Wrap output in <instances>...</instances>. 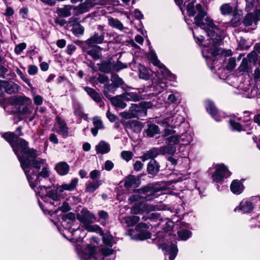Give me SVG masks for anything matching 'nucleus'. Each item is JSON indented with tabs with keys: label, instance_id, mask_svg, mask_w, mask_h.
I'll list each match as a JSON object with an SVG mask.
<instances>
[{
	"label": "nucleus",
	"instance_id": "obj_28",
	"mask_svg": "<svg viewBox=\"0 0 260 260\" xmlns=\"http://www.w3.org/2000/svg\"><path fill=\"white\" fill-rule=\"evenodd\" d=\"M4 84V89L9 94L14 93L19 91V86L13 82L5 81Z\"/></svg>",
	"mask_w": 260,
	"mask_h": 260
},
{
	"label": "nucleus",
	"instance_id": "obj_63",
	"mask_svg": "<svg viewBox=\"0 0 260 260\" xmlns=\"http://www.w3.org/2000/svg\"><path fill=\"white\" fill-rule=\"evenodd\" d=\"M132 153L128 151H123L121 153V156L125 160L128 161L132 158Z\"/></svg>",
	"mask_w": 260,
	"mask_h": 260
},
{
	"label": "nucleus",
	"instance_id": "obj_3",
	"mask_svg": "<svg viewBox=\"0 0 260 260\" xmlns=\"http://www.w3.org/2000/svg\"><path fill=\"white\" fill-rule=\"evenodd\" d=\"M148 57L151 59L154 66H157L159 68V71L156 72V74L158 81L154 87L156 91L160 93L167 87L166 83L164 81V79H168L171 80L173 79V76L170 71L165 68L164 65L158 60L155 54L151 53L149 54Z\"/></svg>",
	"mask_w": 260,
	"mask_h": 260
},
{
	"label": "nucleus",
	"instance_id": "obj_55",
	"mask_svg": "<svg viewBox=\"0 0 260 260\" xmlns=\"http://www.w3.org/2000/svg\"><path fill=\"white\" fill-rule=\"evenodd\" d=\"M239 69L240 72H248L249 71L250 68L247 59L243 58L242 59Z\"/></svg>",
	"mask_w": 260,
	"mask_h": 260
},
{
	"label": "nucleus",
	"instance_id": "obj_54",
	"mask_svg": "<svg viewBox=\"0 0 260 260\" xmlns=\"http://www.w3.org/2000/svg\"><path fill=\"white\" fill-rule=\"evenodd\" d=\"M178 251V250L176 244L174 243L171 244L169 252V258L170 260H173L175 258L177 254Z\"/></svg>",
	"mask_w": 260,
	"mask_h": 260
},
{
	"label": "nucleus",
	"instance_id": "obj_6",
	"mask_svg": "<svg viewBox=\"0 0 260 260\" xmlns=\"http://www.w3.org/2000/svg\"><path fill=\"white\" fill-rule=\"evenodd\" d=\"M135 192L145 196H141L139 194H135L131 196L128 198V201L131 203L140 200L141 198L144 199L147 201H150L157 196V191L151 185H147L141 188L135 190Z\"/></svg>",
	"mask_w": 260,
	"mask_h": 260
},
{
	"label": "nucleus",
	"instance_id": "obj_31",
	"mask_svg": "<svg viewBox=\"0 0 260 260\" xmlns=\"http://www.w3.org/2000/svg\"><path fill=\"white\" fill-rule=\"evenodd\" d=\"M102 48L98 46H95L90 49L86 51V53L91 56L93 59L96 60L101 58Z\"/></svg>",
	"mask_w": 260,
	"mask_h": 260
},
{
	"label": "nucleus",
	"instance_id": "obj_29",
	"mask_svg": "<svg viewBox=\"0 0 260 260\" xmlns=\"http://www.w3.org/2000/svg\"><path fill=\"white\" fill-rule=\"evenodd\" d=\"M154 210L153 206H151L147 204H135L134 206L132 208L133 213L138 214L141 212L145 211H152Z\"/></svg>",
	"mask_w": 260,
	"mask_h": 260
},
{
	"label": "nucleus",
	"instance_id": "obj_9",
	"mask_svg": "<svg viewBox=\"0 0 260 260\" xmlns=\"http://www.w3.org/2000/svg\"><path fill=\"white\" fill-rule=\"evenodd\" d=\"M252 203L248 201H242L240 204V209L244 213H249L252 211L254 206H256V204H258L260 208V197H255L252 199Z\"/></svg>",
	"mask_w": 260,
	"mask_h": 260
},
{
	"label": "nucleus",
	"instance_id": "obj_50",
	"mask_svg": "<svg viewBox=\"0 0 260 260\" xmlns=\"http://www.w3.org/2000/svg\"><path fill=\"white\" fill-rule=\"evenodd\" d=\"M124 220L127 226H131L140 220V217L138 216H127L124 218Z\"/></svg>",
	"mask_w": 260,
	"mask_h": 260
},
{
	"label": "nucleus",
	"instance_id": "obj_53",
	"mask_svg": "<svg viewBox=\"0 0 260 260\" xmlns=\"http://www.w3.org/2000/svg\"><path fill=\"white\" fill-rule=\"evenodd\" d=\"M179 238L181 240H186L191 236V232L186 230H183L177 232Z\"/></svg>",
	"mask_w": 260,
	"mask_h": 260
},
{
	"label": "nucleus",
	"instance_id": "obj_14",
	"mask_svg": "<svg viewBox=\"0 0 260 260\" xmlns=\"http://www.w3.org/2000/svg\"><path fill=\"white\" fill-rule=\"evenodd\" d=\"M104 32H102L101 34L95 32L85 41V43L89 46H94L95 44L102 43L104 42Z\"/></svg>",
	"mask_w": 260,
	"mask_h": 260
},
{
	"label": "nucleus",
	"instance_id": "obj_60",
	"mask_svg": "<svg viewBox=\"0 0 260 260\" xmlns=\"http://www.w3.org/2000/svg\"><path fill=\"white\" fill-rule=\"evenodd\" d=\"M236 64V61L235 58L231 57L229 59L228 63L226 66V68L228 70H232L235 67Z\"/></svg>",
	"mask_w": 260,
	"mask_h": 260
},
{
	"label": "nucleus",
	"instance_id": "obj_36",
	"mask_svg": "<svg viewBox=\"0 0 260 260\" xmlns=\"http://www.w3.org/2000/svg\"><path fill=\"white\" fill-rule=\"evenodd\" d=\"M243 121L245 122H250L243 126H242L240 123L236 122L233 120H231L230 121V123L233 130H236L238 132H240L241 131H246L247 129V127L250 126V124L252 123V122L250 121V120L249 119H245L243 120Z\"/></svg>",
	"mask_w": 260,
	"mask_h": 260
},
{
	"label": "nucleus",
	"instance_id": "obj_64",
	"mask_svg": "<svg viewBox=\"0 0 260 260\" xmlns=\"http://www.w3.org/2000/svg\"><path fill=\"white\" fill-rule=\"evenodd\" d=\"M127 66L120 61H117L116 63H113V70L118 71L121 69L126 68Z\"/></svg>",
	"mask_w": 260,
	"mask_h": 260
},
{
	"label": "nucleus",
	"instance_id": "obj_24",
	"mask_svg": "<svg viewBox=\"0 0 260 260\" xmlns=\"http://www.w3.org/2000/svg\"><path fill=\"white\" fill-rule=\"evenodd\" d=\"M111 104L116 108H119L120 109H124L127 105L124 102L125 101L122 98L121 94L116 95L114 97H111L109 99Z\"/></svg>",
	"mask_w": 260,
	"mask_h": 260
},
{
	"label": "nucleus",
	"instance_id": "obj_48",
	"mask_svg": "<svg viewBox=\"0 0 260 260\" xmlns=\"http://www.w3.org/2000/svg\"><path fill=\"white\" fill-rule=\"evenodd\" d=\"M60 193L59 191H57L56 188L55 190L50 191L47 196L42 197V198L45 202H46L48 199H52L53 201H57Z\"/></svg>",
	"mask_w": 260,
	"mask_h": 260
},
{
	"label": "nucleus",
	"instance_id": "obj_26",
	"mask_svg": "<svg viewBox=\"0 0 260 260\" xmlns=\"http://www.w3.org/2000/svg\"><path fill=\"white\" fill-rule=\"evenodd\" d=\"M93 127L91 129V132L94 136H96L99 129L104 127L103 121L101 118L98 116H95L92 118Z\"/></svg>",
	"mask_w": 260,
	"mask_h": 260
},
{
	"label": "nucleus",
	"instance_id": "obj_38",
	"mask_svg": "<svg viewBox=\"0 0 260 260\" xmlns=\"http://www.w3.org/2000/svg\"><path fill=\"white\" fill-rule=\"evenodd\" d=\"M84 90L95 102L97 103H100L102 102V98L100 94L94 89L90 87H84Z\"/></svg>",
	"mask_w": 260,
	"mask_h": 260
},
{
	"label": "nucleus",
	"instance_id": "obj_61",
	"mask_svg": "<svg viewBox=\"0 0 260 260\" xmlns=\"http://www.w3.org/2000/svg\"><path fill=\"white\" fill-rule=\"evenodd\" d=\"M16 72L17 73V74L21 77V78L27 84V85L29 86V87H31V85L30 83V81L28 79L27 76L25 74H24L21 71H20V70L19 69H17V71H16Z\"/></svg>",
	"mask_w": 260,
	"mask_h": 260
},
{
	"label": "nucleus",
	"instance_id": "obj_49",
	"mask_svg": "<svg viewBox=\"0 0 260 260\" xmlns=\"http://www.w3.org/2000/svg\"><path fill=\"white\" fill-rule=\"evenodd\" d=\"M32 108L31 103H27L22 107H20V109L18 110V112L22 114H28L31 113L32 112Z\"/></svg>",
	"mask_w": 260,
	"mask_h": 260
},
{
	"label": "nucleus",
	"instance_id": "obj_27",
	"mask_svg": "<svg viewBox=\"0 0 260 260\" xmlns=\"http://www.w3.org/2000/svg\"><path fill=\"white\" fill-rule=\"evenodd\" d=\"M256 16V12H254L253 13H248L244 18L243 22L244 24L247 26L251 25L253 22H254L255 24H257V22L260 20V14L258 15V19H257Z\"/></svg>",
	"mask_w": 260,
	"mask_h": 260
},
{
	"label": "nucleus",
	"instance_id": "obj_11",
	"mask_svg": "<svg viewBox=\"0 0 260 260\" xmlns=\"http://www.w3.org/2000/svg\"><path fill=\"white\" fill-rule=\"evenodd\" d=\"M183 121V118L179 117L178 115H173L170 117H167L164 119L160 120L158 123L165 127L172 126L176 124L178 122L179 123Z\"/></svg>",
	"mask_w": 260,
	"mask_h": 260
},
{
	"label": "nucleus",
	"instance_id": "obj_51",
	"mask_svg": "<svg viewBox=\"0 0 260 260\" xmlns=\"http://www.w3.org/2000/svg\"><path fill=\"white\" fill-rule=\"evenodd\" d=\"M221 13L223 15H227L231 14L233 11L232 7L230 4H224L220 7Z\"/></svg>",
	"mask_w": 260,
	"mask_h": 260
},
{
	"label": "nucleus",
	"instance_id": "obj_45",
	"mask_svg": "<svg viewBox=\"0 0 260 260\" xmlns=\"http://www.w3.org/2000/svg\"><path fill=\"white\" fill-rule=\"evenodd\" d=\"M99 66L100 70L105 73H109L113 69V63L109 60L103 61Z\"/></svg>",
	"mask_w": 260,
	"mask_h": 260
},
{
	"label": "nucleus",
	"instance_id": "obj_52",
	"mask_svg": "<svg viewBox=\"0 0 260 260\" xmlns=\"http://www.w3.org/2000/svg\"><path fill=\"white\" fill-rule=\"evenodd\" d=\"M103 240L106 245L110 247L112 246L115 243L114 238L110 235H104L103 237Z\"/></svg>",
	"mask_w": 260,
	"mask_h": 260
},
{
	"label": "nucleus",
	"instance_id": "obj_8",
	"mask_svg": "<svg viewBox=\"0 0 260 260\" xmlns=\"http://www.w3.org/2000/svg\"><path fill=\"white\" fill-rule=\"evenodd\" d=\"M230 174L226 167L221 164L216 165V170L213 174L212 177L214 182H220L224 177H228Z\"/></svg>",
	"mask_w": 260,
	"mask_h": 260
},
{
	"label": "nucleus",
	"instance_id": "obj_44",
	"mask_svg": "<svg viewBox=\"0 0 260 260\" xmlns=\"http://www.w3.org/2000/svg\"><path fill=\"white\" fill-rule=\"evenodd\" d=\"M116 88H117L113 84H108V83H107L105 85V88L103 90V93L106 98L109 99L112 97V95L110 94L109 92L114 94Z\"/></svg>",
	"mask_w": 260,
	"mask_h": 260
},
{
	"label": "nucleus",
	"instance_id": "obj_33",
	"mask_svg": "<svg viewBox=\"0 0 260 260\" xmlns=\"http://www.w3.org/2000/svg\"><path fill=\"white\" fill-rule=\"evenodd\" d=\"M55 169L60 175H65L69 172L70 167L66 162L61 161L56 165Z\"/></svg>",
	"mask_w": 260,
	"mask_h": 260
},
{
	"label": "nucleus",
	"instance_id": "obj_43",
	"mask_svg": "<svg viewBox=\"0 0 260 260\" xmlns=\"http://www.w3.org/2000/svg\"><path fill=\"white\" fill-rule=\"evenodd\" d=\"M110 0H86L85 3L87 7H92L96 5L104 6L110 2Z\"/></svg>",
	"mask_w": 260,
	"mask_h": 260
},
{
	"label": "nucleus",
	"instance_id": "obj_22",
	"mask_svg": "<svg viewBox=\"0 0 260 260\" xmlns=\"http://www.w3.org/2000/svg\"><path fill=\"white\" fill-rule=\"evenodd\" d=\"M110 145L105 141H101L96 146L95 150L97 154H106L110 151Z\"/></svg>",
	"mask_w": 260,
	"mask_h": 260
},
{
	"label": "nucleus",
	"instance_id": "obj_40",
	"mask_svg": "<svg viewBox=\"0 0 260 260\" xmlns=\"http://www.w3.org/2000/svg\"><path fill=\"white\" fill-rule=\"evenodd\" d=\"M73 8V6L71 5L65 6L63 8H58L57 9V13L58 15L63 17H67L71 15V10Z\"/></svg>",
	"mask_w": 260,
	"mask_h": 260
},
{
	"label": "nucleus",
	"instance_id": "obj_19",
	"mask_svg": "<svg viewBox=\"0 0 260 260\" xmlns=\"http://www.w3.org/2000/svg\"><path fill=\"white\" fill-rule=\"evenodd\" d=\"M242 94L244 96L249 98H252L255 96H259L260 98V83H257L255 86L251 89L250 92H249V89L246 87Z\"/></svg>",
	"mask_w": 260,
	"mask_h": 260
},
{
	"label": "nucleus",
	"instance_id": "obj_56",
	"mask_svg": "<svg viewBox=\"0 0 260 260\" xmlns=\"http://www.w3.org/2000/svg\"><path fill=\"white\" fill-rule=\"evenodd\" d=\"M242 19V16L241 14L235 13L234 15L233 18L231 20V22L234 26H237L240 23Z\"/></svg>",
	"mask_w": 260,
	"mask_h": 260
},
{
	"label": "nucleus",
	"instance_id": "obj_34",
	"mask_svg": "<svg viewBox=\"0 0 260 260\" xmlns=\"http://www.w3.org/2000/svg\"><path fill=\"white\" fill-rule=\"evenodd\" d=\"M100 251L103 256V260H114L116 257L112 249L104 247L101 249Z\"/></svg>",
	"mask_w": 260,
	"mask_h": 260
},
{
	"label": "nucleus",
	"instance_id": "obj_39",
	"mask_svg": "<svg viewBox=\"0 0 260 260\" xmlns=\"http://www.w3.org/2000/svg\"><path fill=\"white\" fill-rule=\"evenodd\" d=\"M108 24L112 27L120 30L127 29V28L123 26L122 23L117 19H115L112 17L109 18L108 19Z\"/></svg>",
	"mask_w": 260,
	"mask_h": 260
},
{
	"label": "nucleus",
	"instance_id": "obj_1",
	"mask_svg": "<svg viewBox=\"0 0 260 260\" xmlns=\"http://www.w3.org/2000/svg\"><path fill=\"white\" fill-rule=\"evenodd\" d=\"M22 145H23L22 153L26 154L27 156H21V158L26 159L29 162V164L26 171L24 169H23V170L26 176L30 187L32 188H34L35 185L32 183V175L29 174V173L32 167L37 171H39L41 168L47 166L46 159L38 157L39 155V152L38 151L34 149L29 148L28 146L26 147V143L23 141H22Z\"/></svg>",
	"mask_w": 260,
	"mask_h": 260
},
{
	"label": "nucleus",
	"instance_id": "obj_12",
	"mask_svg": "<svg viewBox=\"0 0 260 260\" xmlns=\"http://www.w3.org/2000/svg\"><path fill=\"white\" fill-rule=\"evenodd\" d=\"M27 103H31V99L23 96H14L10 100L11 105L15 106L18 110L20 109V107H22Z\"/></svg>",
	"mask_w": 260,
	"mask_h": 260
},
{
	"label": "nucleus",
	"instance_id": "obj_32",
	"mask_svg": "<svg viewBox=\"0 0 260 260\" xmlns=\"http://www.w3.org/2000/svg\"><path fill=\"white\" fill-rule=\"evenodd\" d=\"M159 171V165L154 159H151L147 165V172L149 174L155 175Z\"/></svg>",
	"mask_w": 260,
	"mask_h": 260
},
{
	"label": "nucleus",
	"instance_id": "obj_16",
	"mask_svg": "<svg viewBox=\"0 0 260 260\" xmlns=\"http://www.w3.org/2000/svg\"><path fill=\"white\" fill-rule=\"evenodd\" d=\"M56 120L57 121V124L56 126L58 128L56 132L60 134L63 138L67 137L69 133L67 124L64 120L62 119L59 116H57Z\"/></svg>",
	"mask_w": 260,
	"mask_h": 260
},
{
	"label": "nucleus",
	"instance_id": "obj_46",
	"mask_svg": "<svg viewBox=\"0 0 260 260\" xmlns=\"http://www.w3.org/2000/svg\"><path fill=\"white\" fill-rule=\"evenodd\" d=\"M159 132V127L154 124L149 125L148 128L146 131V135L150 137H153L155 135L158 134Z\"/></svg>",
	"mask_w": 260,
	"mask_h": 260
},
{
	"label": "nucleus",
	"instance_id": "obj_7",
	"mask_svg": "<svg viewBox=\"0 0 260 260\" xmlns=\"http://www.w3.org/2000/svg\"><path fill=\"white\" fill-rule=\"evenodd\" d=\"M81 213V215L77 216V218L83 224L86 230L89 232H95L98 233L102 232V229L99 226L91 224L92 222L91 220L94 218L93 214L90 213L86 209H83Z\"/></svg>",
	"mask_w": 260,
	"mask_h": 260
},
{
	"label": "nucleus",
	"instance_id": "obj_2",
	"mask_svg": "<svg viewBox=\"0 0 260 260\" xmlns=\"http://www.w3.org/2000/svg\"><path fill=\"white\" fill-rule=\"evenodd\" d=\"M199 13L194 18V23L202 29H204L208 36L213 37V31L216 33L217 35H220L221 33V29L216 26L213 22V20L207 16L202 10L201 4H198L196 7Z\"/></svg>",
	"mask_w": 260,
	"mask_h": 260
},
{
	"label": "nucleus",
	"instance_id": "obj_23",
	"mask_svg": "<svg viewBox=\"0 0 260 260\" xmlns=\"http://www.w3.org/2000/svg\"><path fill=\"white\" fill-rule=\"evenodd\" d=\"M140 184L139 179L133 175H129L126 178L124 181V187L126 188L131 187L136 188Z\"/></svg>",
	"mask_w": 260,
	"mask_h": 260
},
{
	"label": "nucleus",
	"instance_id": "obj_15",
	"mask_svg": "<svg viewBox=\"0 0 260 260\" xmlns=\"http://www.w3.org/2000/svg\"><path fill=\"white\" fill-rule=\"evenodd\" d=\"M245 10L250 12L255 9L254 12H256L257 19H258V15L260 14V0H245Z\"/></svg>",
	"mask_w": 260,
	"mask_h": 260
},
{
	"label": "nucleus",
	"instance_id": "obj_5",
	"mask_svg": "<svg viewBox=\"0 0 260 260\" xmlns=\"http://www.w3.org/2000/svg\"><path fill=\"white\" fill-rule=\"evenodd\" d=\"M213 34H214L213 37L209 36L212 40V45L211 47H210V45H205L202 51L203 56L206 58H211L221 53L226 56L232 55L231 50L223 51L221 49L217 47V46L219 45L221 41L223 35L222 31L221 30V35L219 36L217 35V34L214 32V31H213Z\"/></svg>",
	"mask_w": 260,
	"mask_h": 260
},
{
	"label": "nucleus",
	"instance_id": "obj_37",
	"mask_svg": "<svg viewBox=\"0 0 260 260\" xmlns=\"http://www.w3.org/2000/svg\"><path fill=\"white\" fill-rule=\"evenodd\" d=\"M125 91V92L124 93L121 94L122 98L125 101H138L140 100V96L136 93L133 92H127V91Z\"/></svg>",
	"mask_w": 260,
	"mask_h": 260
},
{
	"label": "nucleus",
	"instance_id": "obj_30",
	"mask_svg": "<svg viewBox=\"0 0 260 260\" xmlns=\"http://www.w3.org/2000/svg\"><path fill=\"white\" fill-rule=\"evenodd\" d=\"M50 176V171L49 169L47 166H44V167L42 168V170L41 171L39 172L37 175V178L35 180H34V178H32V183L35 185L34 188H32L36 192L37 191L35 189V187H37L38 185V180L39 179L40 177H42L44 178H47L49 177Z\"/></svg>",
	"mask_w": 260,
	"mask_h": 260
},
{
	"label": "nucleus",
	"instance_id": "obj_18",
	"mask_svg": "<svg viewBox=\"0 0 260 260\" xmlns=\"http://www.w3.org/2000/svg\"><path fill=\"white\" fill-rule=\"evenodd\" d=\"M206 108L207 111L211 114V115L217 121H219L221 120V117L218 116L217 110L214 104L211 101L207 100L205 102Z\"/></svg>",
	"mask_w": 260,
	"mask_h": 260
},
{
	"label": "nucleus",
	"instance_id": "obj_10",
	"mask_svg": "<svg viewBox=\"0 0 260 260\" xmlns=\"http://www.w3.org/2000/svg\"><path fill=\"white\" fill-rule=\"evenodd\" d=\"M176 133L175 131L166 129L164 131V136L168 137L166 139V143L169 145H176L177 144H180L179 142V136L177 135H173Z\"/></svg>",
	"mask_w": 260,
	"mask_h": 260
},
{
	"label": "nucleus",
	"instance_id": "obj_41",
	"mask_svg": "<svg viewBox=\"0 0 260 260\" xmlns=\"http://www.w3.org/2000/svg\"><path fill=\"white\" fill-rule=\"evenodd\" d=\"M243 189V185L242 183L238 180H234L231 185V191L236 194H240Z\"/></svg>",
	"mask_w": 260,
	"mask_h": 260
},
{
	"label": "nucleus",
	"instance_id": "obj_13",
	"mask_svg": "<svg viewBox=\"0 0 260 260\" xmlns=\"http://www.w3.org/2000/svg\"><path fill=\"white\" fill-rule=\"evenodd\" d=\"M98 254L96 253L95 247L88 245L81 256V260H97Z\"/></svg>",
	"mask_w": 260,
	"mask_h": 260
},
{
	"label": "nucleus",
	"instance_id": "obj_35",
	"mask_svg": "<svg viewBox=\"0 0 260 260\" xmlns=\"http://www.w3.org/2000/svg\"><path fill=\"white\" fill-rule=\"evenodd\" d=\"M159 154V150L157 148H153L144 152L141 158L143 161L148 159H154Z\"/></svg>",
	"mask_w": 260,
	"mask_h": 260
},
{
	"label": "nucleus",
	"instance_id": "obj_47",
	"mask_svg": "<svg viewBox=\"0 0 260 260\" xmlns=\"http://www.w3.org/2000/svg\"><path fill=\"white\" fill-rule=\"evenodd\" d=\"M192 141V136L188 133H185L179 136L180 145H187Z\"/></svg>",
	"mask_w": 260,
	"mask_h": 260
},
{
	"label": "nucleus",
	"instance_id": "obj_62",
	"mask_svg": "<svg viewBox=\"0 0 260 260\" xmlns=\"http://www.w3.org/2000/svg\"><path fill=\"white\" fill-rule=\"evenodd\" d=\"M126 125L127 127L132 128V127H137L138 128L141 129V125L140 123L136 120H130L126 122Z\"/></svg>",
	"mask_w": 260,
	"mask_h": 260
},
{
	"label": "nucleus",
	"instance_id": "obj_57",
	"mask_svg": "<svg viewBox=\"0 0 260 260\" xmlns=\"http://www.w3.org/2000/svg\"><path fill=\"white\" fill-rule=\"evenodd\" d=\"M151 238V234L149 232H140L137 235V239L144 240Z\"/></svg>",
	"mask_w": 260,
	"mask_h": 260
},
{
	"label": "nucleus",
	"instance_id": "obj_42",
	"mask_svg": "<svg viewBox=\"0 0 260 260\" xmlns=\"http://www.w3.org/2000/svg\"><path fill=\"white\" fill-rule=\"evenodd\" d=\"M159 150V154H173L176 151V147L172 145H169L160 147L157 148Z\"/></svg>",
	"mask_w": 260,
	"mask_h": 260
},
{
	"label": "nucleus",
	"instance_id": "obj_59",
	"mask_svg": "<svg viewBox=\"0 0 260 260\" xmlns=\"http://www.w3.org/2000/svg\"><path fill=\"white\" fill-rule=\"evenodd\" d=\"M139 77L144 80H148L149 78V74L145 68L140 69Z\"/></svg>",
	"mask_w": 260,
	"mask_h": 260
},
{
	"label": "nucleus",
	"instance_id": "obj_4",
	"mask_svg": "<svg viewBox=\"0 0 260 260\" xmlns=\"http://www.w3.org/2000/svg\"><path fill=\"white\" fill-rule=\"evenodd\" d=\"M3 137L11 145L15 154L17 155L20 162L21 167L25 171L29 165V162L26 159L21 158L19 151L23 152L22 141L26 143V147L28 146L27 142L23 139H19L18 137L13 133L7 132L3 135Z\"/></svg>",
	"mask_w": 260,
	"mask_h": 260
},
{
	"label": "nucleus",
	"instance_id": "obj_25",
	"mask_svg": "<svg viewBox=\"0 0 260 260\" xmlns=\"http://www.w3.org/2000/svg\"><path fill=\"white\" fill-rule=\"evenodd\" d=\"M103 182L101 180L89 181L86 183L85 191L89 193H92L101 185Z\"/></svg>",
	"mask_w": 260,
	"mask_h": 260
},
{
	"label": "nucleus",
	"instance_id": "obj_58",
	"mask_svg": "<svg viewBox=\"0 0 260 260\" xmlns=\"http://www.w3.org/2000/svg\"><path fill=\"white\" fill-rule=\"evenodd\" d=\"M26 44L25 43H20L16 46L14 51L16 54H20L26 48Z\"/></svg>",
	"mask_w": 260,
	"mask_h": 260
},
{
	"label": "nucleus",
	"instance_id": "obj_20",
	"mask_svg": "<svg viewBox=\"0 0 260 260\" xmlns=\"http://www.w3.org/2000/svg\"><path fill=\"white\" fill-rule=\"evenodd\" d=\"M139 107L137 105L132 104L128 111L121 112L119 115L122 118L125 119H131L136 117L138 115L137 109Z\"/></svg>",
	"mask_w": 260,
	"mask_h": 260
},
{
	"label": "nucleus",
	"instance_id": "obj_17",
	"mask_svg": "<svg viewBox=\"0 0 260 260\" xmlns=\"http://www.w3.org/2000/svg\"><path fill=\"white\" fill-rule=\"evenodd\" d=\"M111 81L116 88L120 87L124 91H128L131 89V87L125 84L122 79L117 75H113L111 77Z\"/></svg>",
	"mask_w": 260,
	"mask_h": 260
},
{
	"label": "nucleus",
	"instance_id": "obj_21",
	"mask_svg": "<svg viewBox=\"0 0 260 260\" xmlns=\"http://www.w3.org/2000/svg\"><path fill=\"white\" fill-rule=\"evenodd\" d=\"M78 182L77 178H75L72 180L69 184H63L57 187V191L62 193L64 190L72 191L77 186Z\"/></svg>",
	"mask_w": 260,
	"mask_h": 260
}]
</instances>
